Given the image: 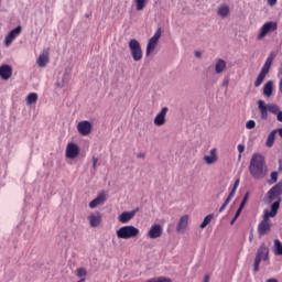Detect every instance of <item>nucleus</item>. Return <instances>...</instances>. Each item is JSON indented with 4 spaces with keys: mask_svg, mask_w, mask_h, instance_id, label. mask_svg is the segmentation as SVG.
Instances as JSON below:
<instances>
[{
    "mask_svg": "<svg viewBox=\"0 0 282 282\" xmlns=\"http://www.w3.org/2000/svg\"><path fill=\"white\" fill-rule=\"evenodd\" d=\"M254 127H257V122H254V120H249L246 122L247 129H254Z\"/></svg>",
    "mask_w": 282,
    "mask_h": 282,
    "instance_id": "nucleus-38",
    "label": "nucleus"
},
{
    "mask_svg": "<svg viewBox=\"0 0 282 282\" xmlns=\"http://www.w3.org/2000/svg\"><path fill=\"white\" fill-rule=\"evenodd\" d=\"M248 197H250V192H247L246 195L243 196V198L240 203V208H245L246 202H248Z\"/></svg>",
    "mask_w": 282,
    "mask_h": 282,
    "instance_id": "nucleus-37",
    "label": "nucleus"
},
{
    "mask_svg": "<svg viewBox=\"0 0 282 282\" xmlns=\"http://www.w3.org/2000/svg\"><path fill=\"white\" fill-rule=\"evenodd\" d=\"M268 1V6H276V0H267Z\"/></svg>",
    "mask_w": 282,
    "mask_h": 282,
    "instance_id": "nucleus-45",
    "label": "nucleus"
},
{
    "mask_svg": "<svg viewBox=\"0 0 282 282\" xmlns=\"http://www.w3.org/2000/svg\"><path fill=\"white\" fill-rule=\"evenodd\" d=\"M252 239H254V235L252 234V230H251L250 236H249V241H252Z\"/></svg>",
    "mask_w": 282,
    "mask_h": 282,
    "instance_id": "nucleus-49",
    "label": "nucleus"
},
{
    "mask_svg": "<svg viewBox=\"0 0 282 282\" xmlns=\"http://www.w3.org/2000/svg\"><path fill=\"white\" fill-rule=\"evenodd\" d=\"M162 232H164V230L162 229V225L155 224L152 225L150 230L148 231V237L150 239H160V237H162Z\"/></svg>",
    "mask_w": 282,
    "mask_h": 282,
    "instance_id": "nucleus-15",
    "label": "nucleus"
},
{
    "mask_svg": "<svg viewBox=\"0 0 282 282\" xmlns=\"http://www.w3.org/2000/svg\"><path fill=\"white\" fill-rule=\"evenodd\" d=\"M37 100H39V95L36 93H30L26 96V105H35Z\"/></svg>",
    "mask_w": 282,
    "mask_h": 282,
    "instance_id": "nucleus-30",
    "label": "nucleus"
},
{
    "mask_svg": "<svg viewBox=\"0 0 282 282\" xmlns=\"http://www.w3.org/2000/svg\"><path fill=\"white\" fill-rule=\"evenodd\" d=\"M281 111V108L276 106L275 104H269V112L273 113V116H276Z\"/></svg>",
    "mask_w": 282,
    "mask_h": 282,
    "instance_id": "nucleus-33",
    "label": "nucleus"
},
{
    "mask_svg": "<svg viewBox=\"0 0 282 282\" xmlns=\"http://www.w3.org/2000/svg\"><path fill=\"white\" fill-rule=\"evenodd\" d=\"M69 80H72V75L67 72L63 74V77L57 80L56 87L58 89L67 90V87H69Z\"/></svg>",
    "mask_w": 282,
    "mask_h": 282,
    "instance_id": "nucleus-16",
    "label": "nucleus"
},
{
    "mask_svg": "<svg viewBox=\"0 0 282 282\" xmlns=\"http://www.w3.org/2000/svg\"><path fill=\"white\" fill-rule=\"evenodd\" d=\"M257 105H258V109L260 111L261 120H268V111H270L269 104L265 105V101L260 99L257 101Z\"/></svg>",
    "mask_w": 282,
    "mask_h": 282,
    "instance_id": "nucleus-19",
    "label": "nucleus"
},
{
    "mask_svg": "<svg viewBox=\"0 0 282 282\" xmlns=\"http://www.w3.org/2000/svg\"><path fill=\"white\" fill-rule=\"evenodd\" d=\"M279 164H280L279 171H282V160L281 159L279 160Z\"/></svg>",
    "mask_w": 282,
    "mask_h": 282,
    "instance_id": "nucleus-50",
    "label": "nucleus"
},
{
    "mask_svg": "<svg viewBox=\"0 0 282 282\" xmlns=\"http://www.w3.org/2000/svg\"><path fill=\"white\" fill-rule=\"evenodd\" d=\"M229 83H230V79L225 78L223 82V87H228Z\"/></svg>",
    "mask_w": 282,
    "mask_h": 282,
    "instance_id": "nucleus-44",
    "label": "nucleus"
},
{
    "mask_svg": "<svg viewBox=\"0 0 282 282\" xmlns=\"http://www.w3.org/2000/svg\"><path fill=\"white\" fill-rule=\"evenodd\" d=\"M278 122H282V111L280 110L276 115Z\"/></svg>",
    "mask_w": 282,
    "mask_h": 282,
    "instance_id": "nucleus-42",
    "label": "nucleus"
},
{
    "mask_svg": "<svg viewBox=\"0 0 282 282\" xmlns=\"http://www.w3.org/2000/svg\"><path fill=\"white\" fill-rule=\"evenodd\" d=\"M245 151H246V145L239 144V145H238V152L241 154V153H243Z\"/></svg>",
    "mask_w": 282,
    "mask_h": 282,
    "instance_id": "nucleus-40",
    "label": "nucleus"
},
{
    "mask_svg": "<svg viewBox=\"0 0 282 282\" xmlns=\"http://www.w3.org/2000/svg\"><path fill=\"white\" fill-rule=\"evenodd\" d=\"M129 50L135 63L142 59V56H143L142 46L140 45V42L138 40L131 39L129 41Z\"/></svg>",
    "mask_w": 282,
    "mask_h": 282,
    "instance_id": "nucleus-7",
    "label": "nucleus"
},
{
    "mask_svg": "<svg viewBox=\"0 0 282 282\" xmlns=\"http://www.w3.org/2000/svg\"><path fill=\"white\" fill-rule=\"evenodd\" d=\"M213 217H215L214 214L207 215V216L204 218L203 223L200 224L199 228H202V229L206 228V226H208V224H210V221H213Z\"/></svg>",
    "mask_w": 282,
    "mask_h": 282,
    "instance_id": "nucleus-31",
    "label": "nucleus"
},
{
    "mask_svg": "<svg viewBox=\"0 0 282 282\" xmlns=\"http://www.w3.org/2000/svg\"><path fill=\"white\" fill-rule=\"evenodd\" d=\"M22 30L23 28L21 25H18L15 29L11 30L4 39V45H12V41H14V39L21 34Z\"/></svg>",
    "mask_w": 282,
    "mask_h": 282,
    "instance_id": "nucleus-13",
    "label": "nucleus"
},
{
    "mask_svg": "<svg viewBox=\"0 0 282 282\" xmlns=\"http://www.w3.org/2000/svg\"><path fill=\"white\" fill-rule=\"evenodd\" d=\"M134 2H135L138 12H142V10L147 8V0H134Z\"/></svg>",
    "mask_w": 282,
    "mask_h": 282,
    "instance_id": "nucleus-32",
    "label": "nucleus"
},
{
    "mask_svg": "<svg viewBox=\"0 0 282 282\" xmlns=\"http://www.w3.org/2000/svg\"><path fill=\"white\" fill-rule=\"evenodd\" d=\"M276 213H279V204H272L271 210L265 209L262 216V220L258 225V234L259 237H265V235H270V230H272V224H270V217H276Z\"/></svg>",
    "mask_w": 282,
    "mask_h": 282,
    "instance_id": "nucleus-2",
    "label": "nucleus"
},
{
    "mask_svg": "<svg viewBox=\"0 0 282 282\" xmlns=\"http://www.w3.org/2000/svg\"><path fill=\"white\" fill-rule=\"evenodd\" d=\"M140 210V207H137L135 209L131 212H123L121 215H119L118 220L120 224H129L133 217H135L137 213Z\"/></svg>",
    "mask_w": 282,
    "mask_h": 282,
    "instance_id": "nucleus-12",
    "label": "nucleus"
},
{
    "mask_svg": "<svg viewBox=\"0 0 282 282\" xmlns=\"http://www.w3.org/2000/svg\"><path fill=\"white\" fill-rule=\"evenodd\" d=\"M274 140H276V130H272L265 141V147H268V149H272V147H274Z\"/></svg>",
    "mask_w": 282,
    "mask_h": 282,
    "instance_id": "nucleus-28",
    "label": "nucleus"
},
{
    "mask_svg": "<svg viewBox=\"0 0 282 282\" xmlns=\"http://www.w3.org/2000/svg\"><path fill=\"white\" fill-rule=\"evenodd\" d=\"M275 134L279 133L280 138H282V128L274 129Z\"/></svg>",
    "mask_w": 282,
    "mask_h": 282,
    "instance_id": "nucleus-46",
    "label": "nucleus"
},
{
    "mask_svg": "<svg viewBox=\"0 0 282 282\" xmlns=\"http://www.w3.org/2000/svg\"><path fill=\"white\" fill-rule=\"evenodd\" d=\"M78 153H80V149L76 143H68L66 147V158L68 160H74L78 158Z\"/></svg>",
    "mask_w": 282,
    "mask_h": 282,
    "instance_id": "nucleus-11",
    "label": "nucleus"
},
{
    "mask_svg": "<svg viewBox=\"0 0 282 282\" xmlns=\"http://www.w3.org/2000/svg\"><path fill=\"white\" fill-rule=\"evenodd\" d=\"M153 281L154 282H173V280H171V278H166V276L154 278Z\"/></svg>",
    "mask_w": 282,
    "mask_h": 282,
    "instance_id": "nucleus-36",
    "label": "nucleus"
},
{
    "mask_svg": "<svg viewBox=\"0 0 282 282\" xmlns=\"http://www.w3.org/2000/svg\"><path fill=\"white\" fill-rule=\"evenodd\" d=\"M107 202V194L101 192L97 195L95 199L89 203V208H96L97 206H102Z\"/></svg>",
    "mask_w": 282,
    "mask_h": 282,
    "instance_id": "nucleus-18",
    "label": "nucleus"
},
{
    "mask_svg": "<svg viewBox=\"0 0 282 282\" xmlns=\"http://www.w3.org/2000/svg\"><path fill=\"white\" fill-rule=\"evenodd\" d=\"M88 219L90 228H98L102 221V216L100 214H91Z\"/></svg>",
    "mask_w": 282,
    "mask_h": 282,
    "instance_id": "nucleus-23",
    "label": "nucleus"
},
{
    "mask_svg": "<svg viewBox=\"0 0 282 282\" xmlns=\"http://www.w3.org/2000/svg\"><path fill=\"white\" fill-rule=\"evenodd\" d=\"M276 180H279V172H272L271 178L268 181V184H276Z\"/></svg>",
    "mask_w": 282,
    "mask_h": 282,
    "instance_id": "nucleus-34",
    "label": "nucleus"
},
{
    "mask_svg": "<svg viewBox=\"0 0 282 282\" xmlns=\"http://www.w3.org/2000/svg\"><path fill=\"white\" fill-rule=\"evenodd\" d=\"M188 228V215H184L178 219L176 232H184Z\"/></svg>",
    "mask_w": 282,
    "mask_h": 282,
    "instance_id": "nucleus-22",
    "label": "nucleus"
},
{
    "mask_svg": "<svg viewBox=\"0 0 282 282\" xmlns=\"http://www.w3.org/2000/svg\"><path fill=\"white\" fill-rule=\"evenodd\" d=\"M140 235V229L134 226H123L117 230L118 239H133Z\"/></svg>",
    "mask_w": 282,
    "mask_h": 282,
    "instance_id": "nucleus-6",
    "label": "nucleus"
},
{
    "mask_svg": "<svg viewBox=\"0 0 282 282\" xmlns=\"http://www.w3.org/2000/svg\"><path fill=\"white\" fill-rule=\"evenodd\" d=\"M237 188H239V178L235 181L234 187L231 188L229 195L227 196L224 204L219 208V213H224V210H226V206H228L232 200V197H235V193H237Z\"/></svg>",
    "mask_w": 282,
    "mask_h": 282,
    "instance_id": "nucleus-10",
    "label": "nucleus"
},
{
    "mask_svg": "<svg viewBox=\"0 0 282 282\" xmlns=\"http://www.w3.org/2000/svg\"><path fill=\"white\" fill-rule=\"evenodd\" d=\"M249 173L253 180H265L268 165L262 154L253 153L249 163Z\"/></svg>",
    "mask_w": 282,
    "mask_h": 282,
    "instance_id": "nucleus-1",
    "label": "nucleus"
},
{
    "mask_svg": "<svg viewBox=\"0 0 282 282\" xmlns=\"http://www.w3.org/2000/svg\"><path fill=\"white\" fill-rule=\"evenodd\" d=\"M261 261H270V248L265 246V242L261 243V246L259 247L256 253V258L253 262V270L256 272H259L260 270L259 265H261Z\"/></svg>",
    "mask_w": 282,
    "mask_h": 282,
    "instance_id": "nucleus-3",
    "label": "nucleus"
},
{
    "mask_svg": "<svg viewBox=\"0 0 282 282\" xmlns=\"http://www.w3.org/2000/svg\"><path fill=\"white\" fill-rule=\"evenodd\" d=\"M273 252L276 257H282V242L279 239L274 240Z\"/></svg>",
    "mask_w": 282,
    "mask_h": 282,
    "instance_id": "nucleus-29",
    "label": "nucleus"
},
{
    "mask_svg": "<svg viewBox=\"0 0 282 282\" xmlns=\"http://www.w3.org/2000/svg\"><path fill=\"white\" fill-rule=\"evenodd\" d=\"M218 17H221V19H226V17L230 15V7L228 4H223L218 8L217 11Z\"/></svg>",
    "mask_w": 282,
    "mask_h": 282,
    "instance_id": "nucleus-27",
    "label": "nucleus"
},
{
    "mask_svg": "<svg viewBox=\"0 0 282 282\" xmlns=\"http://www.w3.org/2000/svg\"><path fill=\"white\" fill-rule=\"evenodd\" d=\"M238 160H241V153H239V155H238Z\"/></svg>",
    "mask_w": 282,
    "mask_h": 282,
    "instance_id": "nucleus-52",
    "label": "nucleus"
},
{
    "mask_svg": "<svg viewBox=\"0 0 282 282\" xmlns=\"http://www.w3.org/2000/svg\"><path fill=\"white\" fill-rule=\"evenodd\" d=\"M76 276H78V279H83V276H87V269L78 268Z\"/></svg>",
    "mask_w": 282,
    "mask_h": 282,
    "instance_id": "nucleus-35",
    "label": "nucleus"
},
{
    "mask_svg": "<svg viewBox=\"0 0 282 282\" xmlns=\"http://www.w3.org/2000/svg\"><path fill=\"white\" fill-rule=\"evenodd\" d=\"M97 164H98V158L93 156V169H96Z\"/></svg>",
    "mask_w": 282,
    "mask_h": 282,
    "instance_id": "nucleus-43",
    "label": "nucleus"
},
{
    "mask_svg": "<svg viewBox=\"0 0 282 282\" xmlns=\"http://www.w3.org/2000/svg\"><path fill=\"white\" fill-rule=\"evenodd\" d=\"M0 77L2 80H10L12 78V66L7 64L0 66Z\"/></svg>",
    "mask_w": 282,
    "mask_h": 282,
    "instance_id": "nucleus-20",
    "label": "nucleus"
},
{
    "mask_svg": "<svg viewBox=\"0 0 282 282\" xmlns=\"http://www.w3.org/2000/svg\"><path fill=\"white\" fill-rule=\"evenodd\" d=\"M209 281H210V275H208V274L205 275V276H204V282H209Z\"/></svg>",
    "mask_w": 282,
    "mask_h": 282,
    "instance_id": "nucleus-48",
    "label": "nucleus"
},
{
    "mask_svg": "<svg viewBox=\"0 0 282 282\" xmlns=\"http://www.w3.org/2000/svg\"><path fill=\"white\" fill-rule=\"evenodd\" d=\"M281 195H282V183L279 182L278 184H275L268 193H267V197H268V202L269 204H278V210L281 207ZM274 199H276L274 202ZM274 202V203H272Z\"/></svg>",
    "mask_w": 282,
    "mask_h": 282,
    "instance_id": "nucleus-5",
    "label": "nucleus"
},
{
    "mask_svg": "<svg viewBox=\"0 0 282 282\" xmlns=\"http://www.w3.org/2000/svg\"><path fill=\"white\" fill-rule=\"evenodd\" d=\"M273 61H274V57H272V55L265 59L260 73L254 82V87H261V85H263V80H265V76H268V74H270V69L272 67Z\"/></svg>",
    "mask_w": 282,
    "mask_h": 282,
    "instance_id": "nucleus-4",
    "label": "nucleus"
},
{
    "mask_svg": "<svg viewBox=\"0 0 282 282\" xmlns=\"http://www.w3.org/2000/svg\"><path fill=\"white\" fill-rule=\"evenodd\" d=\"M166 113H169V108L163 107L154 118V124L156 127H163V124H166Z\"/></svg>",
    "mask_w": 282,
    "mask_h": 282,
    "instance_id": "nucleus-14",
    "label": "nucleus"
},
{
    "mask_svg": "<svg viewBox=\"0 0 282 282\" xmlns=\"http://www.w3.org/2000/svg\"><path fill=\"white\" fill-rule=\"evenodd\" d=\"M47 63H50V48L44 50L37 58L39 67H46Z\"/></svg>",
    "mask_w": 282,
    "mask_h": 282,
    "instance_id": "nucleus-21",
    "label": "nucleus"
},
{
    "mask_svg": "<svg viewBox=\"0 0 282 282\" xmlns=\"http://www.w3.org/2000/svg\"><path fill=\"white\" fill-rule=\"evenodd\" d=\"M195 56H196V58H202V52L200 51H196L195 52Z\"/></svg>",
    "mask_w": 282,
    "mask_h": 282,
    "instance_id": "nucleus-47",
    "label": "nucleus"
},
{
    "mask_svg": "<svg viewBox=\"0 0 282 282\" xmlns=\"http://www.w3.org/2000/svg\"><path fill=\"white\" fill-rule=\"evenodd\" d=\"M243 210V207H240L237 209L236 214H235V219H239V216L241 215V212Z\"/></svg>",
    "mask_w": 282,
    "mask_h": 282,
    "instance_id": "nucleus-39",
    "label": "nucleus"
},
{
    "mask_svg": "<svg viewBox=\"0 0 282 282\" xmlns=\"http://www.w3.org/2000/svg\"><path fill=\"white\" fill-rule=\"evenodd\" d=\"M236 221H237V219H235V216H234L232 220L230 221V225L231 226L235 225Z\"/></svg>",
    "mask_w": 282,
    "mask_h": 282,
    "instance_id": "nucleus-51",
    "label": "nucleus"
},
{
    "mask_svg": "<svg viewBox=\"0 0 282 282\" xmlns=\"http://www.w3.org/2000/svg\"><path fill=\"white\" fill-rule=\"evenodd\" d=\"M162 36V29H158L154 35L149 40L147 45L145 54L147 56H151V53L155 51V47H158V41H160Z\"/></svg>",
    "mask_w": 282,
    "mask_h": 282,
    "instance_id": "nucleus-8",
    "label": "nucleus"
},
{
    "mask_svg": "<svg viewBox=\"0 0 282 282\" xmlns=\"http://www.w3.org/2000/svg\"><path fill=\"white\" fill-rule=\"evenodd\" d=\"M276 22H267L262 25L258 39L261 40L263 36L270 34V32H276Z\"/></svg>",
    "mask_w": 282,
    "mask_h": 282,
    "instance_id": "nucleus-9",
    "label": "nucleus"
},
{
    "mask_svg": "<svg viewBox=\"0 0 282 282\" xmlns=\"http://www.w3.org/2000/svg\"><path fill=\"white\" fill-rule=\"evenodd\" d=\"M226 67H227L226 61H224L223 58H219L216 61V64H215V73L224 74V72H226Z\"/></svg>",
    "mask_w": 282,
    "mask_h": 282,
    "instance_id": "nucleus-25",
    "label": "nucleus"
},
{
    "mask_svg": "<svg viewBox=\"0 0 282 282\" xmlns=\"http://www.w3.org/2000/svg\"><path fill=\"white\" fill-rule=\"evenodd\" d=\"M273 87H274V82L269 80L264 84L263 86V95L267 98H270L272 96V91H273Z\"/></svg>",
    "mask_w": 282,
    "mask_h": 282,
    "instance_id": "nucleus-26",
    "label": "nucleus"
},
{
    "mask_svg": "<svg viewBox=\"0 0 282 282\" xmlns=\"http://www.w3.org/2000/svg\"><path fill=\"white\" fill-rule=\"evenodd\" d=\"M77 131L80 133V135H89V133H91V122L80 121L77 124Z\"/></svg>",
    "mask_w": 282,
    "mask_h": 282,
    "instance_id": "nucleus-17",
    "label": "nucleus"
},
{
    "mask_svg": "<svg viewBox=\"0 0 282 282\" xmlns=\"http://www.w3.org/2000/svg\"><path fill=\"white\" fill-rule=\"evenodd\" d=\"M137 158H139V160H144L147 158V154L144 152H140L137 154Z\"/></svg>",
    "mask_w": 282,
    "mask_h": 282,
    "instance_id": "nucleus-41",
    "label": "nucleus"
},
{
    "mask_svg": "<svg viewBox=\"0 0 282 282\" xmlns=\"http://www.w3.org/2000/svg\"><path fill=\"white\" fill-rule=\"evenodd\" d=\"M217 160H218V158H217V149H215V148L209 151V155H205L204 156V161L208 165L215 164V162H217Z\"/></svg>",
    "mask_w": 282,
    "mask_h": 282,
    "instance_id": "nucleus-24",
    "label": "nucleus"
}]
</instances>
